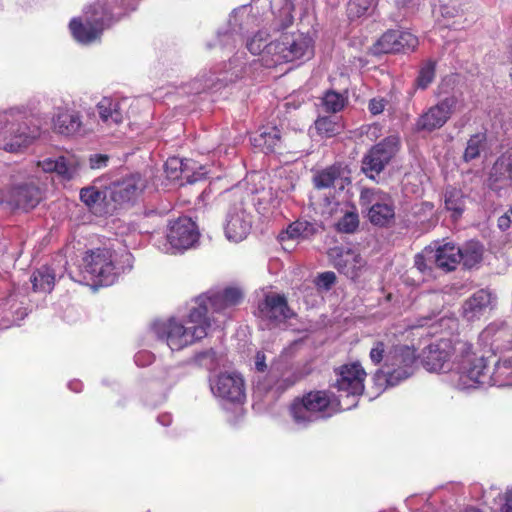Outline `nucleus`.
I'll return each instance as SVG.
<instances>
[{
	"mask_svg": "<svg viewBox=\"0 0 512 512\" xmlns=\"http://www.w3.org/2000/svg\"><path fill=\"white\" fill-rule=\"evenodd\" d=\"M243 294L238 288L210 291L195 298L184 323L176 318L157 320L151 326L153 334L172 351H179L205 338L212 323L222 322L232 307L238 305Z\"/></svg>",
	"mask_w": 512,
	"mask_h": 512,
	"instance_id": "1",
	"label": "nucleus"
},
{
	"mask_svg": "<svg viewBox=\"0 0 512 512\" xmlns=\"http://www.w3.org/2000/svg\"><path fill=\"white\" fill-rule=\"evenodd\" d=\"M476 354L473 345L463 339L441 338L430 343L422 351V364L426 370L437 373L454 372L458 379L455 385L460 390L466 386L464 370L474 367Z\"/></svg>",
	"mask_w": 512,
	"mask_h": 512,
	"instance_id": "2",
	"label": "nucleus"
},
{
	"mask_svg": "<svg viewBox=\"0 0 512 512\" xmlns=\"http://www.w3.org/2000/svg\"><path fill=\"white\" fill-rule=\"evenodd\" d=\"M44 121L25 106L0 110V148L15 153L28 147L42 135Z\"/></svg>",
	"mask_w": 512,
	"mask_h": 512,
	"instance_id": "3",
	"label": "nucleus"
},
{
	"mask_svg": "<svg viewBox=\"0 0 512 512\" xmlns=\"http://www.w3.org/2000/svg\"><path fill=\"white\" fill-rule=\"evenodd\" d=\"M259 7H270L271 14L275 17V29H284L288 27L292 21V12L294 4L292 0H258L249 7L243 6L235 9L230 16V28L225 31H219L217 34V45L222 48H232L235 46L238 34L247 31L249 26L257 21Z\"/></svg>",
	"mask_w": 512,
	"mask_h": 512,
	"instance_id": "4",
	"label": "nucleus"
},
{
	"mask_svg": "<svg viewBox=\"0 0 512 512\" xmlns=\"http://www.w3.org/2000/svg\"><path fill=\"white\" fill-rule=\"evenodd\" d=\"M127 0L98 1L84 10L83 16L70 21V30L76 41L90 44L97 40L104 28L133 10Z\"/></svg>",
	"mask_w": 512,
	"mask_h": 512,
	"instance_id": "5",
	"label": "nucleus"
},
{
	"mask_svg": "<svg viewBox=\"0 0 512 512\" xmlns=\"http://www.w3.org/2000/svg\"><path fill=\"white\" fill-rule=\"evenodd\" d=\"M133 256L124 251L119 257L111 250L97 248L89 251L83 258V271L95 285H112L121 273L130 271Z\"/></svg>",
	"mask_w": 512,
	"mask_h": 512,
	"instance_id": "6",
	"label": "nucleus"
},
{
	"mask_svg": "<svg viewBox=\"0 0 512 512\" xmlns=\"http://www.w3.org/2000/svg\"><path fill=\"white\" fill-rule=\"evenodd\" d=\"M466 386H512V351L485 358L475 357L474 367L464 370Z\"/></svg>",
	"mask_w": 512,
	"mask_h": 512,
	"instance_id": "7",
	"label": "nucleus"
},
{
	"mask_svg": "<svg viewBox=\"0 0 512 512\" xmlns=\"http://www.w3.org/2000/svg\"><path fill=\"white\" fill-rule=\"evenodd\" d=\"M415 350L409 346L389 348L385 363L376 371L375 382L380 386L393 387L414 374L416 368Z\"/></svg>",
	"mask_w": 512,
	"mask_h": 512,
	"instance_id": "8",
	"label": "nucleus"
},
{
	"mask_svg": "<svg viewBox=\"0 0 512 512\" xmlns=\"http://www.w3.org/2000/svg\"><path fill=\"white\" fill-rule=\"evenodd\" d=\"M267 52L272 54V60L266 61V67L284 62L308 60L314 53L313 40L305 33H285L279 39L270 42Z\"/></svg>",
	"mask_w": 512,
	"mask_h": 512,
	"instance_id": "9",
	"label": "nucleus"
},
{
	"mask_svg": "<svg viewBox=\"0 0 512 512\" xmlns=\"http://www.w3.org/2000/svg\"><path fill=\"white\" fill-rule=\"evenodd\" d=\"M196 223L189 217H179L170 223L165 238H153L154 246L165 254H177L192 248L199 240Z\"/></svg>",
	"mask_w": 512,
	"mask_h": 512,
	"instance_id": "10",
	"label": "nucleus"
},
{
	"mask_svg": "<svg viewBox=\"0 0 512 512\" xmlns=\"http://www.w3.org/2000/svg\"><path fill=\"white\" fill-rule=\"evenodd\" d=\"M366 372L359 363L346 364L336 370L335 386L341 393L339 406L349 410L357 405V398L364 391Z\"/></svg>",
	"mask_w": 512,
	"mask_h": 512,
	"instance_id": "11",
	"label": "nucleus"
},
{
	"mask_svg": "<svg viewBox=\"0 0 512 512\" xmlns=\"http://www.w3.org/2000/svg\"><path fill=\"white\" fill-rule=\"evenodd\" d=\"M360 204L367 209L368 219L375 226L386 227L395 220L392 197L378 188L364 189L360 195Z\"/></svg>",
	"mask_w": 512,
	"mask_h": 512,
	"instance_id": "12",
	"label": "nucleus"
},
{
	"mask_svg": "<svg viewBox=\"0 0 512 512\" xmlns=\"http://www.w3.org/2000/svg\"><path fill=\"white\" fill-rule=\"evenodd\" d=\"M233 203L230 205L226 216L225 235L226 238L238 243L244 240L250 233L252 227V216L247 209V193H233Z\"/></svg>",
	"mask_w": 512,
	"mask_h": 512,
	"instance_id": "13",
	"label": "nucleus"
},
{
	"mask_svg": "<svg viewBox=\"0 0 512 512\" xmlns=\"http://www.w3.org/2000/svg\"><path fill=\"white\" fill-rule=\"evenodd\" d=\"M210 389L222 405L242 404L246 397L244 380L235 372L220 373L212 377Z\"/></svg>",
	"mask_w": 512,
	"mask_h": 512,
	"instance_id": "14",
	"label": "nucleus"
},
{
	"mask_svg": "<svg viewBox=\"0 0 512 512\" xmlns=\"http://www.w3.org/2000/svg\"><path fill=\"white\" fill-rule=\"evenodd\" d=\"M399 148V138L390 136L374 145L362 160V171L371 179L379 175Z\"/></svg>",
	"mask_w": 512,
	"mask_h": 512,
	"instance_id": "15",
	"label": "nucleus"
},
{
	"mask_svg": "<svg viewBox=\"0 0 512 512\" xmlns=\"http://www.w3.org/2000/svg\"><path fill=\"white\" fill-rule=\"evenodd\" d=\"M455 96H448L428 108L416 121L417 131L432 132L443 127L457 105Z\"/></svg>",
	"mask_w": 512,
	"mask_h": 512,
	"instance_id": "16",
	"label": "nucleus"
},
{
	"mask_svg": "<svg viewBox=\"0 0 512 512\" xmlns=\"http://www.w3.org/2000/svg\"><path fill=\"white\" fill-rule=\"evenodd\" d=\"M42 199V191L32 183H25L0 190V203L10 208L32 209Z\"/></svg>",
	"mask_w": 512,
	"mask_h": 512,
	"instance_id": "17",
	"label": "nucleus"
},
{
	"mask_svg": "<svg viewBox=\"0 0 512 512\" xmlns=\"http://www.w3.org/2000/svg\"><path fill=\"white\" fill-rule=\"evenodd\" d=\"M257 316L267 326H277L291 318L293 312L289 308L284 295L271 292L266 294L265 298L259 302Z\"/></svg>",
	"mask_w": 512,
	"mask_h": 512,
	"instance_id": "18",
	"label": "nucleus"
},
{
	"mask_svg": "<svg viewBox=\"0 0 512 512\" xmlns=\"http://www.w3.org/2000/svg\"><path fill=\"white\" fill-rule=\"evenodd\" d=\"M147 181L140 174H130L111 184L109 197L116 205L134 203L146 188Z\"/></svg>",
	"mask_w": 512,
	"mask_h": 512,
	"instance_id": "19",
	"label": "nucleus"
},
{
	"mask_svg": "<svg viewBox=\"0 0 512 512\" xmlns=\"http://www.w3.org/2000/svg\"><path fill=\"white\" fill-rule=\"evenodd\" d=\"M485 345H489L493 354L512 352V327L504 321L490 323L479 335Z\"/></svg>",
	"mask_w": 512,
	"mask_h": 512,
	"instance_id": "20",
	"label": "nucleus"
},
{
	"mask_svg": "<svg viewBox=\"0 0 512 512\" xmlns=\"http://www.w3.org/2000/svg\"><path fill=\"white\" fill-rule=\"evenodd\" d=\"M418 45V39L410 32L390 30L384 33L373 46L374 54L412 51Z\"/></svg>",
	"mask_w": 512,
	"mask_h": 512,
	"instance_id": "21",
	"label": "nucleus"
},
{
	"mask_svg": "<svg viewBox=\"0 0 512 512\" xmlns=\"http://www.w3.org/2000/svg\"><path fill=\"white\" fill-rule=\"evenodd\" d=\"M254 368L261 374L253 381L255 388L260 392H268L273 389L276 391L284 390L294 385L301 378V376L293 375L292 379L279 380L276 379V375H274L272 371L267 375H263L267 369L266 355L263 351L256 353L254 357Z\"/></svg>",
	"mask_w": 512,
	"mask_h": 512,
	"instance_id": "22",
	"label": "nucleus"
},
{
	"mask_svg": "<svg viewBox=\"0 0 512 512\" xmlns=\"http://www.w3.org/2000/svg\"><path fill=\"white\" fill-rule=\"evenodd\" d=\"M496 302L495 295L487 290L480 289L468 298L462 306V315L467 321L480 319Z\"/></svg>",
	"mask_w": 512,
	"mask_h": 512,
	"instance_id": "23",
	"label": "nucleus"
},
{
	"mask_svg": "<svg viewBox=\"0 0 512 512\" xmlns=\"http://www.w3.org/2000/svg\"><path fill=\"white\" fill-rule=\"evenodd\" d=\"M44 172H55L65 180L78 176L82 163L74 155L60 156L56 159L46 158L38 162Z\"/></svg>",
	"mask_w": 512,
	"mask_h": 512,
	"instance_id": "24",
	"label": "nucleus"
},
{
	"mask_svg": "<svg viewBox=\"0 0 512 512\" xmlns=\"http://www.w3.org/2000/svg\"><path fill=\"white\" fill-rule=\"evenodd\" d=\"M54 132L73 136L85 132L81 114L72 109H58L52 118Z\"/></svg>",
	"mask_w": 512,
	"mask_h": 512,
	"instance_id": "25",
	"label": "nucleus"
},
{
	"mask_svg": "<svg viewBox=\"0 0 512 512\" xmlns=\"http://www.w3.org/2000/svg\"><path fill=\"white\" fill-rule=\"evenodd\" d=\"M510 181H512V147L494 163L489 176V186L493 190H499Z\"/></svg>",
	"mask_w": 512,
	"mask_h": 512,
	"instance_id": "26",
	"label": "nucleus"
},
{
	"mask_svg": "<svg viewBox=\"0 0 512 512\" xmlns=\"http://www.w3.org/2000/svg\"><path fill=\"white\" fill-rule=\"evenodd\" d=\"M330 256L333 258L334 266L338 271L350 278L356 277L358 270L363 265L360 254L351 249L334 248L331 250Z\"/></svg>",
	"mask_w": 512,
	"mask_h": 512,
	"instance_id": "27",
	"label": "nucleus"
},
{
	"mask_svg": "<svg viewBox=\"0 0 512 512\" xmlns=\"http://www.w3.org/2000/svg\"><path fill=\"white\" fill-rule=\"evenodd\" d=\"M305 396L307 404L315 410L317 421L330 418L337 412L336 405L326 391H311Z\"/></svg>",
	"mask_w": 512,
	"mask_h": 512,
	"instance_id": "28",
	"label": "nucleus"
},
{
	"mask_svg": "<svg viewBox=\"0 0 512 512\" xmlns=\"http://www.w3.org/2000/svg\"><path fill=\"white\" fill-rule=\"evenodd\" d=\"M253 147L260 149L265 153L274 152L280 146L281 134L275 126L261 127L251 138Z\"/></svg>",
	"mask_w": 512,
	"mask_h": 512,
	"instance_id": "29",
	"label": "nucleus"
},
{
	"mask_svg": "<svg viewBox=\"0 0 512 512\" xmlns=\"http://www.w3.org/2000/svg\"><path fill=\"white\" fill-rule=\"evenodd\" d=\"M289 412L293 422L300 428H305L311 423L317 422L315 410L307 404L305 394L293 400Z\"/></svg>",
	"mask_w": 512,
	"mask_h": 512,
	"instance_id": "30",
	"label": "nucleus"
},
{
	"mask_svg": "<svg viewBox=\"0 0 512 512\" xmlns=\"http://www.w3.org/2000/svg\"><path fill=\"white\" fill-rule=\"evenodd\" d=\"M461 249L453 244L447 243L439 246L434 255V261L437 267L445 270H454L460 262Z\"/></svg>",
	"mask_w": 512,
	"mask_h": 512,
	"instance_id": "31",
	"label": "nucleus"
},
{
	"mask_svg": "<svg viewBox=\"0 0 512 512\" xmlns=\"http://www.w3.org/2000/svg\"><path fill=\"white\" fill-rule=\"evenodd\" d=\"M100 119L107 125L119 124L123 120L120 104L109 97L102 98L97 104Z\"/></svg>",
	"mask_w": 512,
	"mask_h": 512,
	"instance_id": "32",
	"label": "nucleus"
},
{
	"mask_svg": "<svg viewBox=\"0 0 512 512\" xmlns=\"http://www.w3.org/2000/svg\"><path fill=\"white\" fill-rule=\"evenodd\" d=\"M270 35L264 31L259 30L246 39V48L253 55H261L263 65L266 66L267 60H272V54L267 52Z\"/></svg>",
	"mask_w": 512,
	"mask_h": 512,
	"instance_id": "33",
	"label": "nucleus"
},
{
	"mask_svg": "<svg viewBox=\"0 0 512 512\" xmlns=\"http://www.w3.org/2000/svg\"><path fill=\"white\" fill-rule=\"evenodd\" d=\"M57 274L50 266H42L33 272L31 283L35 292L50 293L55 285Z\"/></svg>",
	"mask_w": 512,
	"mask_h": 512,
	"instance_id": "34",
	"label": "nucleus"
},
{
	"mask_svg": "<svg viewBox=\"0 0 512 512\" xmlns=\"http://www.w3.org/2000/svg\"><path fill=\"white\" fill-rule=\"evenodd\" d=\"M315 233V227L313 224L307 221H295L290 224L285 231L279 234L280 241L294 240V239H306Z\"/></svg>",
	"mask_w": 512,
	"mask_h": 512,
	"instance_id": "35",
	"label": "nucleus"
},
{
	"mask_svg": "<svg viewBox=\"0 0 512 512\" xmlns=\"http://www.w3.org/2000/svg\"><path fill=\"white\" fill-rule=\"evenodd\" d=\"M348 92H337L335 90H328L321 98V105L328 113H338L342 111L348 104Z\"/></svg>",
	"mask_w": 512,
	"mask_h": 512,
	"instance_id": "36",
	"label": "nucleus"
},
{
	"mask_svg": "<svg viewBox=\"0 0 512 512\" xmlns=\"http://www.w3.org/2000/svg\"><path fill=\"white\" fill-rule=\"evenodd\" d=\"M315 128L322 137L330 138L340 134L344 125L339 117L321 116L315 121Z\"/></svg>",
	"mask_w": 512,
	"mask_h": 512,
	"instance_id": "37",
	"label": "nucleus"
},
{
	"mask_svg": "<svg viewBox=\"0 0 512 512\" xmlns=\"http://www.w3.org/2000/svg\"><path fill=\"white\" fill-rule=\"evenodd\" d=\"M483 256V246L476 241H471L461 249L460 261L467 268H473L479 264Z\"/></svg>",
	"mask_w": 512,
	"mask_h": 512,
	"instance_id": "38",
	"label": "nucleus"
},
{
	"mask_svg": "<svg viewBox=\"0 0 512 512\" xmlns=\"http://www.w3.org/2000/svg\"><path fill=\"white\" fill-rule=\"evenodd\" d=\"M445 207L453 212L454 217H459L464 211V195L461 190L456 188H447L445 191Z\"/></svg>",
	"mask_w": 512,
	"mask_h": 512,
	"instance_id": "39",
	"label": "nucleus"
},
{
	"mask_svg": "<svg viewBox=\"0 0 512 512\" xmlns=\"http://www.w3.org/2000/svg\"><path fill=\"white\" fill-rule=\"evenodd\" d=\"M341 174V169L338 166L328 167L318 172L314 177L315 186L319 189L329 188L334 185Z\"/></svg>",
	"mask_w": 512,
	"mask_h": 512,
	"instance_id": "40",
	"label": "nucleus"
},
{
	"mask_svg": "<svg viewBox=\"0 0 512 512\" xmlns=\"http://www.w3.org/2000/svg\"><path fill=\"white\" fill-rule=\"evenodd\" d=\"M188 161L184 162L179 157H170L164 164V172L169 180H177L186 172Z\"/></svg>",
	"mask_w": 512,
	"mask_h": 512,
	"instance_id": "41",
	"label": "nucleus"
},
{
	"mask_svg": "<svg viewBox=\"0 0 512 512\" xmlns=\"http://www.w3.org/2000/svg\"><path fill=\"white\" fill-rule=\"evenodd\" d=\"M486 137L482 133L475 134L470 137L464 152V160L469 162L479 157L484 148Z\"/></svg>",
	"mask_w": 512,
	"mask_h": 512,
	"instance_id": "42",
	"label": "nucleus"
},
{
	"mask_svg": "<svg viewBox=\"0 0 512 512\" xmlns=\"http://www.w3.org/2000/svg\"><path fill=\"white\" fill-rule=\"evenodd\" d=\"M435 66L436 63L432 60H427L423 63L416 79L418 88L426 89L433 82L435 78Z\"/></svg>",
	"mask_w": 512,
	"mask_h": 512,
	"instance_id": "43",
	"label": "nucleus"
},
{
	"mask_svg": "<svg viewBox=\"0 0 512 512\" xmlns=\"http://www.w3.org/2000/svg\"><path fill=\"white\" fill-rule=\"evenodd\" d=\"M465 0H440L439 11L444 18H454L463 13Z\"/></svg>",
	"mask_w": 512,
	"mask_h": 512,
	"instance_id": "44",
	"label": "nucleus"
},
{
	"mask_svg": "<svg viewBox=\"0 0 512 512\" xmlns=\"http://www.w3.org/2000/svg\"><path fill=\"white\" fill-rule=\"evenodd\" d=\"M359 226V217L357 212H346L337 223V230L343 233H353Z\"/></svg>",
	"mask_w": 512,
	"mask_h": 512,
	"instance_id": "45",
	"label": "nucleus"
},
{
	"mask_svg": "<svg viewBox=\"0 0 512 512\" xmlns=\"http://www.w3.org/2000/svg\"><path fill=\"white\" fill-rule=\"evenodd\" d=\"M374 3L375 0H350L347 7L349 17H361L370 9V7H372Z\"/></svg>",
	"mask_w": 512,
	"mask_h": 512,
	"instance_id": "46",
	"label": "nucleus"
},
{
	"mask_svg": "<svg viewBox=\"0 0 512 512\" xmlns=\"http://www.w3.org/2000/svg\"><path fill=\"white\" fill-rule=\"evenodd\" d=\"M106 197V193L104 194L94 186L82 188L80 191V199L87 206H93Z\"/></svg>",
	"mask_w": 512,
	"mask_h": 512,
	"instance_id": "47",
	"label": "nucleus"
},
{
	"mask_svg": "<svg viewBox=\"0 0 512 512\" xmlns=\"http://www.w3.org/2000/svg\"><path fill=\"white\" fill-rule=\"evenodd\" d=\"M389 349L383 341H375L371 347L369 358L374 365L385 363Z\"/></svg>",
	"mask_w": 512,
	"mask_h": 512,
	"instance_id": "48",
	"label": "nucleus"
},
{
	"mask_svg": "<svg viewBox=\"0 0 512 512\" xmlns=\"http://www.w3.org/2000/svg\"><path fill=\"white\" fill-rule=\"evenodd\" d=\"M414 213L420 217L421 221L429 220L434 215V205L431 202H422L415 205Z\"/></svg>",
	"mask_w": 512,
	"mask_h": 512,
	"instance_id": "49",
	"label": "nucleus"
},
{
	"mask_svg": "<svg viewBox=\"0 0 512 512\" xmlns=\"http://www.w3.org/2000/svg\"><path fill=\"white\" fill-rule=\"evenodd\" d=\"M336 281V275L334 272L328 271L323 272L317 277L316 284L318 287L328 290Z\"/></svg>",
	"mask_w": 512,
	"mask_h": 512,
	"instance_id": "50",
	"label": "nucleus"
},
{
	"mask_svg": "<svg viewBox=\"0 0 512 512\" xmlns=\"http://www.w3.org/2000/svg\"><path fill=\"white\" fill-rule=\"evenodd\" d=\"M238 77H239L238 71L233 72L230 77H228V76H224L223 78L210 77L209 79L205 80L202 90L216 88L218 82H221V83L224 82L225 84H227L228 82H232L234 80V78H238Z\"/></svg>",
	"mask_w": 512,
	"mask_h": 512,
	"instance_id": "51",
	"label": "nucleus"
},
{
	"mask_svg": "<svg viewBox=\"0 0 512 512\" xmlns=\"http://www.w3.org/2000/svg\"><path fill=\"white\" fill-rule=\"evenodd\" d=\"M387 105V100L383 97H375L369 101L368 110L372 115L381 114Z\"/></svg>",
	"mask_w": 512,
	"mask_h": 512,
	"instance_id": "52",
	"label": "nucleus"
},
{
	"mask_svg": "<svg viewBox=\"0 0 512 512\" xmlns=\"http://www.w3.org/2000/svg\"><path fill=\"white\" fill-rule=\"evenodd\" d=\"M497 225L501 231H506L512 227V206L498 218Z\"/></svg>",
	"mask_w": 512,
	"mask_h": 512,
	"instance_id": "53",
	"label": "nucleus"
},
{
	"mask_svg": "<svg viewBox=\"0 0 512 512\" xmlns=\"http://www.w3.org/2000/svg\"><path fill=\"white\" fill-rule=\"evenodd\" d=\"M137 366H146L153 362L154 356L148 351H140L134 357Z\"/></svg>",
	"mask_w": 512,
	"mask_h": 512,
	"instance_id": "54",
	"label": "nucleus"
},
{
	"mask_svg": "<svg viewBox=\"0 0 512 512\" xmlns=\"http://www.w3.org/2000/svg\"><path fill=\"white\" fill-rule=\"evenodd\" d=\"M108 157L106 155L97 154L89 158V165L91 169H101L107 165Z\"/></svg>",
	"mask_w": 512,
	"mask_h": 512,
	"instance_id": "55",
	"label": "nucleus"
},
{
	"mask_svg": "<svg viewBox=\"0 0 512 512\" xmlns=\"http://www.w3.org/2000/svg\"><path fill=\"white\" fill-rule=\"evenodd\" d=\"M181 377L177 368H170L166 371V376L162 379L164 384L171 386L175 384Z\"/></svg>",
	"mask_w": 512,
	"mask_h": 512,
	"instance_id": "56",
	"label": "nucleus"
},
{
	"mask_svg": "<svg viewBox=\"0 0 512 512\" xmlns=\"http://www.w3.org/2000/svg\"><path fill=\"white\" fill-rule=\"evenodd\" d=\"M506 502L502 506L501 511L502 512H512V489L508 490L505 494Z\"/></svg>",
	"mask_w": 512,
	"mask_h": 512,
	"instance_id": "57",
	"label": "nucleus"
},
{
	"mask_svg": "<svg viewBox=\"0 0 512 512\" xmlns=\"http://www.w3.org/2000/svg\"><path fill=\"white\" fill-rule=\"evenodd\" d=\"M415 266L417 267V269L421 272H424L425 269H426V264H425V258L423 255H416L415 257Z\"/></svg>",
	"mask_w": 512,
	"mask_h": 512,
	"instance_id": "58",
	"label": "nucleus"
},
{
	"mask_svg": "<svg viewBox=\"0 0 512 512\" xmlns=\"http://www.w3.org/2000/svg\"><path fill=\"white\" fill-rule=\"evenodd\" d=\"M157 421L163 426H169L172 422V416L168 413L158 416Z\"/></svg>",
	"mask_w": 512,
	"mask_h": 512,
	"instance_id": "59",
	"label": "nucleus"
},
{
	"mask_svg": "<svg viewBox=\"0 0 512 512\" xmlns=\"http://www.w3.org/2000/svg\"><path fill=\"white\" fill-rule=\"evenodd\" d=\"M68 387L74 392H80L82 390V383L78 380H73L68 383Z\"/></svg>",
	"mask_w": 512,
	"mask_h": 512,
	"instance_id": "60",
	"label": "nucleus"
},
{
	"mask_svg": "<svg viewBox=\"0 0 512 512\" xmlns=\"http://www.w3.org/2000/svg\"><path fill=\"white\" fill-rule=\"evenodd\" d=\"M431 321H432L431 317H424V318H421L415 326L416 327L433 326L434 323H430Z\"/></svg>",
	"mask_w": 512,
	"mask_h": 512,
	"instance_id": "61",
	"label": "nucleus"
},
{
	"mask_svg": "<svg viewBox=\"0 0 512 512\" xmlns=\"http://www.w3.org/2000/svg\"><path fill=\"white\" fill-rule=\"evenodd\" d=\"M464 512H482L480 509L478 508H475V507H468L465 509Z\"/></svg>",
	"mask_w": 512,
	"mask_h": 512,
	"instance_id": "62",
	"label": "nucleus"
},
{
	"mask_svg": "<svg viewBox=\"0 0 512 512\" xmlns=\"http://www.w3.org/2000/svg\"><path fill=\"white\" fill-rule=\"evenodd\" d=\"M406 3H407L406 0H396L397 6H405Z\"/></svg>",
	"mask_w": 512,
	"mask_h": 512,
	"instance_id": "63",
	"label": "nucleus"
},
{
	"mask_svg": "<svg viewBox=\"0 0 512 512\" xmlns=\"http://www.w3.org/2000/svg\"><path fill=\"white\" fill-rule=\"evenodd\" d=\"M444 321H445V319H444V318L439 319V321H438V322H439L440 326H442V325H443Z\"/></svg>",
	"mask_w": 512,
	"mask_h": 512,
	"instance_id": "64",
	"label": "nucleus"
}]
</instances>
